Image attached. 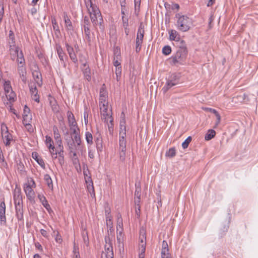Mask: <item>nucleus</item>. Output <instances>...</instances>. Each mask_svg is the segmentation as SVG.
Segmentation results:
<instances>
[{
  "label": "nucleus",
  "mask_w": 258,
  "mask_h": 258,
  "mask_svg": "<svg viewBox=\"0 0 258 258\" xmlns=\"http://www.w3.org/2000/svg\"><path fill=\"white\" fill-rule=\"evenodd\" d=\"M1 126L2 136H3L4 134H7V133L9 132L8 127L5 123H2Z\"/></svg>",
  "instance_id": "obj_39"
},
{
  "label": "nucleus",
  "mask_w": 258,
  "mask_h": 258,
  "mask_svg": "<svg viewBox=\"0 0 258 258\" xmlns=\"http://www.w3.org/2000/svg\"><path fill=\"white\" fill-rule=\"evenodd\" d=\"M32 157L36 160L38 164L42 168H43V169H45V163L43 161V160L41 158L39 157L38 154L36 152H33L32 153Z\"/></svg>",
  "instance_id": "obj_23"
},
{
  "label": "nucleus",
  "mask_w": 258,
  "mask_h": 258,
  "mask_svg": "<svg viewBox=\"0 0 258 258\" xmlns=\"http://www.w3.org/2000/svg\"><path fill=\"white\" fill-rule=\"evenodd\" d=\"M18 71L22 81L25 82L26 81V77L25 76L26 74L25 68L22 66H18Z\"/></svg>",
  "instance_id": "obj_27"
},
{
  "label": "nucleus",
  "mask_w": 258,
  "mask_h": 258,
  "mask_svg": "<svg viewBox=\"0 0 258 258\" xmlns=\"http://www.w3.org/2000/svg\"><path fill=\"white\" fill-rule=\"evenodd\" d=\"M51 23H52V27H53V29L55 33V35L58 37V35L60 34V32L59 26L57 24V23L55 18H51Z\"/></svg>",
  "instance_id": "obj_24"
},
{
  "label": "nucleus",
  "mask_w": 258,
  "mask_h": 258,
  "mask_svg": "<svg viewBox=\"0 0 258 258\" xmlns=\"http://www.w3.org/2000/svg\"><path fill=\"white\" fill-rule=\"evenodd\" d=\"M192 138L189 136L182 144V147L183 149H186L189 143L191 142Z\"/></svg>",
  "instance_id": "obj_40"
},
{
  "label": "nucleus",
  "mask_w": 258,
  "mask_h": 258,
  "mask_svg": "<svg viewBox=\"0 0 258 258\" xmlns=\"http://www.w3.org/2000/svg\"><path fill=\"white\" fill-rule=\"evenodd\" d=\"M146 250V245H139V256H145Z\"/></svg>",
  "instance_id": "obj_42"
},
{
  "label": "nucleus",
  "mask_w": 258,
  "mask_h": 258,
  "mask_svg": "<svg viewBox=\"0 0 258 258\" xmlns=\"http://www.w3.org/2000/svg\"><path fill=\"white\" fill-rule=\"evenodd\" d=\"M79 61L82 63V66H84V64H88L86 57L82 54L79 55Z\"/></svg>",
  "instance_id": "obj_43"
},
{
  "label": "nucleus",
  "mask_w": 258,
  "mask_h": 258,
  "mask_svg": "<svg viewBox=\"0 0 258 258\" xmlns=\"http://www.w3.org/2000/svg\"><path fill=\"white\" fill-rule=\"evenodd\" d=\"M31 97L33 100L37 102H39V96L38 95V90L34 84H30L29 85Z\"/></svg>",
  "instance_id": "obj_12"
},
{
  "label": "nucleus",
  "mask_w": 258,
  "mask_h": 258,
  "mask_svg": "<svg viewBox=\"0 0 258 258\" xmlns=\"http://www.w3.org/2000/svg\"><path fill=\"white\" fill-rule=\"evenodd\" d=\"M84 27V33L86 36V39L89 43H91V31L89 26H85Z\"/></svg>",
  "instance_id": "obj_30"
},
{
  "label": "nucleus",
  "mask_w": 258,
  "mask_h": 258,
  "mask_svg": "<svg viewBox=\"0 0 258 258\" xmlns=\"http://www.w3.org/2000/svg\"><path fill=\"white\" fill-rule=\"evenodd\" d=\"M24 125L25 126L26 129L27 131L30 132L32 133L33 131V128L32 127V125H31V123H23Z\"/></svg>",
  "instance_id": "obj_55"
},
{
  "label": "nucleus",
  "mask_w": 258,
  "mask_h": 258,
  "mask_svg": "<svg viewBox=\"0 0 258 258\" xmlns=\"http://www.w3.org/2000/svg\"><path fill=\"white\" fill-rule=\"evenodd\" d=\"M70 58L72 59V60L76 64H77L78 63V59H77V55L76 54H75V53L74 52V53L73 54H70Z\"/></svg>",
  "instance_id": "obj_56"
},
{
  "label": "nucleus",
  "mask_w": 258,
  "mask_h": 258,
  "mask_svg": "<svg viewBox=\"0 0 258 258\" xmlns=\"http://www.w3.org/2000/svg\"><path fill=\"white\" fill-rule=\"evenodd\" d=\"M14 200L15 206L23 205L22 195L20 189L15 191L14 194Z\"/></svg>",
  "instance_id": "obj_14"
},
{
  "label": "nucleus",
  "mask_w": 258,
  "mask_h": 258,
  "mask_svg": "<svg viewBox=\"0 0 258 258\" xmlns=\"http://www.w3.org/2000/svg\"><path fill=\"white\" fill-rule=\"evenodd\" d=\"M118 228L121 229V231H122L123 222H122V219L121 218V215L120 214H118L117 215V230H118Z\"/></svg>",
  "instance_id": "obj_34"
},
{
  "label": "nucleus",
  "mask_w": 258,
  "mask_h": 258,
  "mask_svg": "<svg viewBox=\"0 0 258 258\" xmlns=\"http://www.w3.org/2000/svg\"><path fill=\"white\" fill-rule=\"evenodd\" d=\"M38 198L40 202L42 204V205L46 208V209L50 213V212L52 211V210L47 201L46 200V198L42 194H38Z\"/></svg>",
  "instance_id": "obj_15"
},
{
  "label": "nucleus",
  "mask_w": 258,
  "mask_h": 258,
  "mask_svg": "<svg viewBox=\"0 0 258 258\" xmlns=\"http://www.w3.org/2000/svg\"><path fill=\"white\" fill-rule=\"evenodd\" d=\"M4 90L6 96L10 100H14L15 96V93L12 91L11 83L10 81H6L4 84Z\"/></svg>",
  "instance_id": "obj_9"
},
{
  "label": "nucleus",
  "mask_w": 258,
  "mask_h": 258,
  "mask_svg": "<svg viewBox=\"0 0 258 258\" xmlns=\"http://www.w3.org/2000/svg\"><path fill=\"white\" fill-rule=\"evenodd\" d=\"M180 45L179 46L176 54L172 56L171 58V65L176 66L177 64H182L185 60L187 55V50L185 46V42L181 40L180 42Z\"/></svg>",
  "instance_id": "obj_1"
},
{
  "label": "nucleus",
  "mask_w": 258,
  "mask_h": 258,
  "mask_svg": "<svg viewBox=\"0 0 258 258\" xmlns=\"http://www.w3.org/2000/svg\"><path fill=\"white\" fill-rule=\"evenodd\" d=\"M66 48L69 55L74 53L73 48L72 46H70L68 44H66Z\"/></svg>",
  "instance_id": "obj_57"
},
{
  "label": "nucleus",
  "mask_w": 258,
  "mask_h": 258,
  "mask_svg": "<svg viewBox=\"0 0 258 258\" xmlns=\"http://www.w3.org/2000/svg\"><path fill=\"white\" fill-rule=\"evenodd\" d=\"M30 114V108L27 107V105H25L24 108L23 110V115H29Z\"/></svg>",
  "instance_id": "obj_59"
},
{
  "label": "nucleus",
  "mask_w": 258,
  "mask_h": 258,
  "mask_svg": "<svg viewBox=\"0 0 258 258\" xmlns=\"http://www.w3.org/2000/svg\"><path fill=\"white\" fill-rule=\"evenodd\" d=\"M26 186H29L33 189V188L36 187V185L33 179L31 178L30 183L28 184H26Z\"/></svg>",
  "instance_id": "obj_60"
},
{
  "label": "nucleus",
  "mask_w": 258,
  "mask_h": 258,
  "mask_svg": "<svg viewBox=\"0 0 258 258\" xmlns=\"http://www.w3.org/2000/svg\"><path fill=\"white\" fill-rule=\"evenodd\" d=\"M122 25L123 27H126L128 26V18L125 17L124 16H122Z\"/></svg>",
  "instance_id": "obj_52"
},
{
  "label": "nucleus",
  "mask_w": 258,
  "mask_h": 258,
  "mask_svg": "<svg viewBox=\"0 0 258 258\" xmlns=\"http://www.w3.org/2000/svg\"><path fill=\"white\" fill-rule=\"evenodd\" d=\"M126 144V139L119 140V148L118 150V155L119 159L122 162L124 161L125 159Z\"/></svg>",
  "instance_id": "obj_7"
},
{
  "label": "nucleus",
  "mask_w": 258,
  "mask_h": 258,
  "mask_svg": "<svg viewBox=\"0 0 258 258\" xmlns=\"http://www.w3.org/2000/svg\"><path fill=\"white\" fill-rule=\"evenodd\" d=\"M4 143L6 146H10L11 144V142L13 140V136L10 133H7V134H4L3 136H2Z\"/></svg>",
  "instance_id": "obj_18"
},
{
  "label": "nucleus",
  "mask_w": 258,
  "mask_h": 258,
  "mask_svg": "<svg viewBox=\"0 0 258 258\" xmlns=\"http://www.w3.org/2000/svg\"><path fill=\"white\" fill-rule=\"evenodd\" d=\"M162 52L164 54L169 55L171 52V48L168 45L165 46L162 49Z\"/></svg>",
  "instance_id": "obj_41"
},
{
  "label": "nucleus",
  "mask_w": 258,
  "mask_h": 258,
  "mask_svg": "<svg viewBox=\"0 0 258 258\" xmlns=\"http://www.w3.org/2000/svg\"><path fill=\"white\" fill-rule=\"evenodd\" d=\"M46 144L48 148H54V146H53V142L51 138L48 136H46Z\"/></svg>",
  "instance_id": "obj_36"
},
{
  "label": "nucleus",
  "mask_w": 258,
  "mask_h": 258,
  "mask_svg": "<svg viewBox=\"0 0 258 258\" xmlns=\"http://www.w3.org/2000/svg\"><path fill=\"white\" fill-rule=\"evenodd\" d=\"M175 18L177 19L176 26L179 31L186 32L189 30L192 24L191 19L186 15H182L179 13L175 15Z\"/></svg>",
  "instance_id": "obj_2"
},
{
  "label": "nucleus",
  "mask_w": 258,
  "mask_h": 258,
  "mask_svg": "<svg viewBox=\"0 0 258 258\" xmlns=\"http://www.w3.org/2000/svg\"><path fill=\"white\" fill-rule=\"evenodd\" d=\"M139 238H140V240L139 245L143 244V245H146V236H145V233L144 230L140 231V235Z\"/></svg>",
  "instance_id": "obj_32"
},
{
  "label": "nucleus",
  "mask_w": 258,
  "mask_h": 258,
  "mask_svg": "<svg viewBox=\"0 0 258 258\" xmlns=\"http://www.w3.org/2000/svg\"><path fill=\"white\" fill-rule=\"evenodd\" d=\"M82 25L83 27L90 26V20H89V18L87 16H85L84 17L83 22Z\"/></svg>",
  "instance_id": "obj_49"
},
{
  "label": "nucleus",
  "mask_w": 258,
  "mask_h": 258,
  "mask_svg": "<svg viewBox=\"0 0 258 258\" xmlns=\"http://www.w3.org/2000/svg\"><path fill=\"white\" fill-rule=\"evenodd\" d=\"M23 123H31L32 120L31 114L23 115Z\"/></svg>",
  "instance_id": "obj_38"
},
{
  "label": "nucleus",
  "mask_w": 258,
  "mask_h": 258,
  "mask_svg": "<svg viewBox=\"0 0 258 258\" xmlns=\"http://www.w3.org/2000/svg\"><path fill=\"white\" fill-rule=\"evenodd\" d=\"M85 138L88 144L92 145L93 144V137L91 133L87 132L85 134Z\"/></svg>",
  "instance_id": "obj_35"
},
{
  "label": "nucleus",
  "mask_w": 258,
  "mask_h": 258,
  "mask_svg": "<svg viewBox=\"0 0 258 258\" xmlns=\"http://www.w3.org/2000/svg\"><path fill=\"white\" fill-rule=\"evenodd\" d=\"M215 116L217 118V121L216 122L215 125L214 127H216L220 123V121H221V116L218 112L215 114Z\"/></svg>",
  "instance_id": "obj_61"
},
{
  "label": "nucleus",
  "mask_w": 258,
  "mask_h": 258,
  "mask_svg": "<svg viewBox=\"0 0 258 258\" xmlns=\"http://www.w3.org/2000/svg\"><path fill=\"white\" fill-rule=\"evenodd\" d=\"M216 135V132L212 129L209 130L205 136L206 141H209L213 139Z\"/></svg>",
  "instance_id": "obj_29"
},
{
  "label": "nucleus",
  "mask_w": 258,
  "mask_h": 258,
  "mask_svg": "<svg viewBox=\"0 0 258 258\" xmlns=\"http://www.w3.org/2000/svg\"><path fill=\"white\" fill-rule=\"evenodd\" d=\"M95 142L98 152H101L103 149L102 139L100 134L95 139Z\"/></svg>",
  "instance_id": "obj_22"
},
{
  "label": "nucleus",
  "mask_w": 258,
  "mask_h": 258,
  "mask_svg": "<svg viewBox=\"0 0 258 258\" xmlns=\"http://www.w3.org/2000/svg\"><path fill=\"white\" fill-rule=\"evenodd\" d=\"M63 19L65 22V27L68 31H73V27L72 25V22L71 21L70 18L68 16L67 14L64 13L63 15Z\"/></svg>",
  "instance_id": "obj_21"
},
{
  "label": "nucleus",
  "mask_w": 258,
  "mask_h": 258,
  "mask_svg": "<svg viewBox=\"0 0 258 258\" xmlns=\"http://www.w3.org/2000/svg\"><path fill=\"white\" fill-rule=\"evenodd\" d=\"M24 190L27 199L31 203H34L35 202V192L33 189L29 186L25 185Z\"/></svg>",
  "instance_id": "obj_10"
},
{
  "label": "nucleus",
  "mask_w": 258,
  "mask_h": 258,
  "mask_svg": "<svg viewBox=\"0 0 258 258\" xmlns=\"http://www.w3.org/2000/svg\"><path fill=\"white\" fill-rule=\"evenodd\" d=\"M101 113L107 112L108 106L105 104V101L104 100V102L102 106H100Z\"/></svg>",
  "instance_id": "obj_51"
},
{
  "label": "nucleus",
  "mask_w": 258,
  "mask_h": 258,
  "mask_svg": "<svg viewBox=\"0 0 258 258\" xmlns=\"http://www.w3.org/2000/svg\"><path fill=\"white\" fill-rule=\"evenodd\" d=\"M105 241L106 244L104 245V251L102 253L101 258H114L113 247L110 237L105 236Z\"/></svg>",
  "instance_id": "obj_4"
},
{
  "label": "nucleus",
  "mask_w": 258,
  "mask_h": 258,
  "mask_svg": "<svg viewBox=\"0 0 258 258\" xmlns=\"http://www.w3.org/2000/svg\"><path fill=\"white\" fill-rule=\"evenodd\" d=\"M9 38L12 40V43L14 44L15 43V36L13 32L11 30L9 31Z\"/></svg>",
  "instance_id": "obj_63"
},
{
  "label": "nucleus",
  "mask_w": 258,
  "mask_h": 258,
  "mask_svg": "<svg viewBox=\"0 0 258 258\" xmlns=\"http://www.w3.org/2000/svg\"><path fill=\"white\" fill-rule=\"evenodd\" d=\"M49 104L53 112L58 111V107L54 99H49Z\"/></svg>",
  "instance_id": "obj_31"
},
{
  "label": "nucleus",
  "mask_w": 258,
  "mask_h": 258,
  "mask_svg": "<svg viewBox=\"0 0 258 258\" xmlns=\"http://www.w3.org/2000/svg\"><path fill=\"white\" fill-rule=\"evenodd\" d=\"M32 75L37 84L40 86L42 83L41 73L38 71L35 70L32 72Z\"/></svg>",
  "instance_id": "obj_19"
},
{
  "label": "nucleus",
  "mask_w": 258,
  "mask_h": 258,
  "mask_svg": "<svg viewBox=\"0 0 258 258\" xmlns=\"http://www.w3.org/2000/svg\"><path fill=\"white\" fill-rule=\"evenodd\" d=\"M17 168L19 173L21 175H24L26 172L24 165L21 160L17 162Z\"/></svg>",
  "instance_id": "obj_26"
},
{
  "label": "nucleus",
  "mask_w": 258,
  "mask_h": 258,
  "mask_svg": "<svg viewBox=\"0 0 258 258\" xmlns=\"http://www.w3.org/2000/svg\"><path fill=\"white\" fill-rule=\"evenodd\" d=\"M119 126H120L119 139H125V137H126L125 119V114L123 112L121 113Z\"/></svg>",
  "instance_id": "obj_8"
},
{
  "label": "nucleus",
  "mask_w": 258,
  "mask_h": 258,
  "mask_svg": "<svg viewBox=\"0 0 258 258\" xmlns=\"http://www.w3.org/2000/svg\"><path fill=\"white\" fill-rule=\"evenodd\" d=\"M166 155L170 158H172L176 155V150L175 148H171L166 152Z\"/></svg>",
  "instance_id": "obj_37"
},
{
  "label": "nucleus",
  "mask_w": 258,
  "mask_h": 258,
  "mask_svg": "<svg viewBox=\"0 0 258 258\" xmlns=\"http://www.w3.org/2000/svg\"><path fill=\"white\" fill-rule=\"evenodd\" d=\"M116 53L114 52V54L115 55V56L114 58L113 64L116 67H121L120 63L117 60V59L118 58V57H119V55L118 54L116 55Z\"/></svg>",
  "instance_id": "obj_48"
},
{
  "label": "nucleus",
  "mask_w": 258,
  "mask_h": 258,
  "mask_svg": "<svg viewBox=\"0 0 258 258\" xmlns=\"http://www.w3.org/2000/svg\"><path fill=\"white\" fill-rule=\"evenodd\" d=\"M44 180L49 188L53 187L52 180L48 174H45L44 175Z\"/></svg>",
  "instance_id": "obj_33"
},
{
  "label": "nucleus",
  "mask_w": 258,
  "mask_h": 258,
  "mask_svg": "<svg viewBox=\"0 0 258 258\" xmlns=\"http://www.w3.org/2000/svg\"><path fill=\"white\" fill-rule=\"evenodd\" d=\"M89 13L94 27L96 29L98 26L100 29H103L102 24L103 22V20L98 8L97 7H94L92 10L89 9Z\"/></svg>",
  "instance_id": "obj_3"
},
{
  "label": "nucleus",
  "mask_w": 258,
  "mask_h": 258,
  "mask_svg": "<svg viewBox=\"0 0 258 258\" xmlns=\"http://www.w3.org/2000/svg\"><path fill=\"white\" fill-rule=\"evenodd\" d=\"M82 70L86 80H87L88 81H90L91 79V70L89 65L84 64V66H82Z\"/></svg>",
  "instance_id": "obj_16"
},
{
  "label": "nucleus",
  "mask_w": 258,
  "mask_h": 258,
  "mask_svg": "<svg viewBox=\"0 0 258 258\" xmlns=\"http://www.w3.org/2000/svg\"><path fill=\"white\" fill-rule=\"evenodd\" d=\"M180 81V77L176 74H172L171 75L165 85L162 88L163 92L165 93L168 91L171 87L178 84Z\"/></svg>",
  "instance_id": "obj_5"
},
{
  "label": "nucleus",
  "mask_w": 258,
  "mask_h": 258,
  "mask_svg": "<svg viewBox=\"0 0 258 258\" xmlns=\"http://www.w3.org/2000/svg\"><path fill=\"white\" fill-rule=\"evenodd\" d=\"M71 130L72 131V135L73 136L74 135H79V129L78 127L76 128H74L71 129Z\"/></svg>",
  "instance_id": "obj_62"
},
{
  "label": "nucleus",
  "mask_w": 258,
  "mask_h": 258,
  "mask_svg": "<svg viewBox=\"0 0 258 258\" xmlns=\"http://www.w3.org/2000/svg\"><path fill=\"white\" fill-rule=\"evenodd\" d=\"M169 34L170 40H174L176 41H180V35L176 30L173 29L169 30Z\"/></svg>",
  "instance_id": "obj_17"
},
{
  "label": "nucleus",
  "mask_w": 258,
  "mask_h": 258,
  "mask_svg": "<svg viewBox=\"0 0 258 258\" xmlns=\"http://www.w3.org/2000/svg\"><path fill=\"white\" fill-rule=\"evenodd\" d=\"M88 112L87 111H85L84 112V121H85V123L86 124H87L88 122Z\"/></svg>",
  "instance_id": "obj_64"
},
{
  "label": "nucleus",
  "mask_w": 258,
  "mask_h": 258,
  "mask_svg": "<svg viewBox=\"0 0 258 258\" xmlns=\"http://www.w3.org/2000/svg\"><path fill=\"white\" fill-rule=\"evenodd\" d=\"M73 142L76 143L78 146H80L81 143L80 136L78 135H74L73 138Z\"/></svg>",
  "instance_id": "obj_46"
},
{
  "label": "nucleus",
  "mask_w": 258,
  "mask_h": 258,
  "mask_svg": "<svg viewBox=\"0 0 258 258\" xmlns=\"http://www.w3.org/2000/svg\"><path fill=\"white\" fill-rule=\"evenodd\" d=\"M85 3L88 11L89 9H91V10H92L94 7H97L96 6L93 5L92 2L90 1H86Z\"/></svg>",
  "instance_id": "obj_50"
},
{
  "label": "nucleus",
  "mask_w": 258,
  "mask_h": 258,
  "mask_svg": "<svg viewBox=\"0 0 258 258\" xmlns=\"http://www.w3.org/2000/svg\"><path fill=\"white\" fill-rule=\"evenodd\" d=\"M53 134H54V138L55 140H56V141L57 142V143L61 142L60 135L59 133V131H58V130L57 128V126H56L55 125L53 126Z\"/></svg>",
  "instance_id": "obj_28"
},
{
  "label": "nucleus",
  "mask_w": 258,
  "mask_h": 258,
  "mask_svg": "<svg viewBox=\"0 0 258 258\" xmlns=\"http://www.w3.org/2000/svg\"><path fill=\"white\" fill-rule=\"evenodd\" d=\"M121 73V67H116L115 74L116 75V79L118 80V78L120 76Z\"/></svg>",
  "instance_id": "obj_58"
},
{
  "label": "nucleus",
  "mask_w": 258,
  "mask_h": 258,
  "mask_svg": "<svg viewBox=\"0 0 258 258\" xmlns=\"http://www.w3.org/2000/svg\"><path fill=\"white\" fill-rule=\"evenodd\" d=\"M6 204L4 201H2L0 203V222L1 224L3 222L4 223H6Z\"/></svg>",
  "instance_id": "obj_13"
},
{
  "label": "nucleus",
  "mask_w": 258,
  "mask_h": 258,
  "mask_svg": "<svg viewBox=\"0 0 258 258\" xmlns=\"http://www.w3.org/2000/svg\"><path fill=\"white\" fill-rule=\"evenodd\" d=\"M16 217L18 220L23 219V210L16 211Z\"/></svg>",
  "instance_id": "obj_44"
},
{
  "label": "nucleus",
  "mask_w": 258,
  "mask_h": 258,
  "mask_svg": "<svg viewBox=\"0 0 258 258\" xmlns=\"http://www.w3.org/2000/svg\"><path fill=\"white\" fill-rule=\"evenodd\" d=\"M110 115L108 112L101 113L102 119L104 120V122L108 123V119Z\"/></svg>",
  "instance_id": "obj_45"
},
{
  "label": "nucleus",
  "mask_w": 258,
  "mask_h": 258,
  "mask_svg": "<svg viewBox=\"0 0 258 258\" xmlns=\"http://www.w3.org/2000/svg\"><path fill=\"white\" fill-rule=\"evenodd\" d=\"M144 26L142 23H141L138 29L137 36L136 38V51H138V47L140 46L139 50L141 49V45L143 43V39L144 36Z\"/></svg>",
  "instance_id": "obj_6"
},
{
  "label": "nucleus",
  "mask_w": 258,
  "mask_h": 258,
  "mask_svg": "<svg viewBox=\"0 0 258 258\" xmlns=\"http://www.w3.org/2000/svg\"><path fill=\"white\" fill-rule=\"evenodd\" d=\"M55 240L56 242L58 243H61L62 241V239L61 238V235L59 234L58 231L56 232V234L55 236Z\"/></svg>",
  "instance_id": "obj_53"
},
{
  "label": "nucleus",
  "mask_w": 258,
  "mask_h": 258,
  "mask_svg": "<svg viewBox=\"0 0 258 258\" xmlns=\"http://www.w3.org/2000/svg\"><path fill=\"white\" fill-rule=\"evenodd\" d=\"M56 49L57 53V54L58 55V57L62 62L64 63V53H63V50L61 47V46L59 44L56 45Z\"/></svg>",
  "instance_id": "obj_25"
},
{
  "label": "nucleus",
  "mask_w": 258,
  "mask_h": 258,
  "mask_svg": "<svg viewBox=\"0 0 258 258\" xmlns=\"http://www.w3.org/2000/svg\"><path fill=\"white\" fill-rule=\"evenodd\" d=\"M168 245L166 241L163 240L162 242V248L161 251V257L165 258L168 255Z\"/></svg>",
  "instance_id": "obj_20"
},
{
  "label": "nucleus",
  "mask_w": 258,
  "mask_h": 258,
  "mask_svg": "<svg viewBox=\"0 0 258 258\" xmlns=\"http://www.w3.org/2000/svg\"><path fill=\"white\" fill-rule=\"evenodd\" d=\"M67 116H68V119L69 122H73L74 121H76V120L75 119V117H74L73 114L72 113V112L68 111Z\"/></svg>",
  "instance_id": "obj_47"
},
{
  "label": "nucleus",
  "mask_w": 258,
  "mask_h": 258,
  "mask_svg": "<svg viewBox=\"0 0 258 258\" xmlns=\"http://www.w3.org/2000/svg\"><path fill=\"white\" fill-rule=\"evenodd\" d=\"M10 51L11 54H12V52H14V54L17 55V57H18L17 61H18V66H20V64H21V66H23V65L24 64V63H25V59L24 58L22 51H21L20 53L19 54V53H18L19 50H18V47H15V49H14L13 48H11L10 49Z\"/></svg>",
  "instance_id": "obj_11"
},
{
  "label": "nucleus",
  "mask_w": 258,
  "mask_h": 258,
  "mask_svg": "<svg viewBox=\"0 0 258 258\" xmlns=\"http://www.w3.org/2000/svg\"><path fill=\"white\" fill-rule=\"evenodd\" d=\"M141 195V188L140 187H136V189L135 192V198L140 199Z\"/></svg>",
  "instance_id": "obj_54"
}]
</instances>
